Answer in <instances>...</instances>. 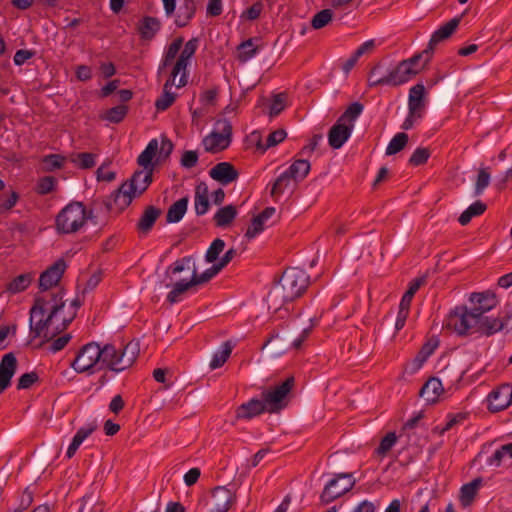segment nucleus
<instances>
[{
  "label": "nucleus",
  "mask_w": 512,
  "mask_h": 512,
  "mask_svg": "<svg viewBox=\"0 0 512 512\" xmlns=\"http://www.w3.org/2000/svg\"><path fill=\"white\" fill-rule=\"evenodd\" d=\"M421 68L410 67L404 60L401 61L395 69L389 72L388 75L381 77L377 82L388 83L390 86H398L406 83L412 77L416 76L420 72Z\"/></svg>",
  "instance_id": "12"
},
{
  "label": "nucleus",
  "mask_w": 512,
  "mask_h": 512,
  "mask_svg": "<svg viewBox=\"0 0 512 512\" xmlns=\"http://www.w3.org/2000/svg\"><path fill=\"white\" fill-rule=\"evenodd\" d=\"M187 64L177 59L173 65L169 78L166 80V87L175 86L181 88L188 83Z\"/></svg>",
  "instance_id": "21"
},
{
  "label": "nucleus",
  "mask_w": 512,
  "mask_h": 512,
  "mask_svg": "<svg viewBox=\"0 0 512 512\" xmlns=\"http://www.w3.org/2000/svg\"><path fill=\"white\" fill-rule=\"evenodd\" d=\"M209 176L222 185H228L237 180L239 173L231 163L220 162L209 171Z\"/></svg>",
  "instance_id": "18"
},
{
  "label": "nucleus",
  "mask_w": 512,
  "mask_h": 512,
  "mask_svg": "<svg viewBox=\"0 0 512 512\" xmlns=\"http://www.w3.org/2000/svg\"><path fill=\"white\" fill-rule=\"evenodd\" d=\"M309 285V276L300 268L286 269L279 282L276 283L267 295L269 309L279 310L285 303L292 302L306 291Z\"/></svg>",
  "instance_id": "2"
},
{
  "label": "nucleus",
  "mask_w": 512,
  "mask_h": 512,
  "mask_svg": "<svg viewBox=\"0 0 512 512\" xmlns=\"http://www.w3.org/2000/svg\"><path fill=\"white\" fill-rule=\"evenodd\" d=\"M65 158L58 154H50L42 160V170L45 172H51L56 169H60L63 166Z\"/></svg>",
  "instance_id": "46"
},
{
  "label": "nucleus",
  "mask_w": 512,
  "mask_h": 512,
  "mask_svg": "<svg viewBox=\"0 0 512 512\" xmlns=\"http://www.w3.org/2000/svg\"><path fill=\"white\" fill-rule=\"evenodd\" d=\"M91 217L81 202H72L64 207L56 217V227L62 233L77 232Z\"/></svg>",
  "instance_id": "7"
},
{
  "label": "nucleus",
  "mask_w": 512,
  "mask_h": 512,
  "mask_svg": "<svg viewBox=\"0 0 512 512\" xmlns=\"http://www.w3.org/2000/svg\"><path fill=\"white\" fill-rule=\"evenodd\" d=\"M218 95V88L214 87L204 91L200 96V101L204 105H214Z\"/></svg>",
  "instance_id": "64"
},
{
  "label": "nucleus",
  "mask_w": 512,
  "mask_h": 512,
  "mask_svg": "<svg viewBox=\"0 0 512 512\" xmlns=\"http://www.w3.org/2000/svg\"><path fill=\"white\" fill-rule=\"evenodd\" d=\"M96 429L97 425L95 423H91L85 427H81L73 437L72 442L68 447L67 457L72 458L76 453L77 449L79 448V446L82 444V442L88 436H90Z\"/></svg>",
  "instance_id": "28"
},
{
  "label": "nucleus",
  "mask_w": 512,
  "mask_h": 512,
  "mask_svg": "<svg viewBox=\"0 0 512 512\" xmlns=\"http://www.w3.org/2000/svg\"><path fill=\"white\" fill-rule=\"evenodd\" d=\"M426 282V277L425 276H422V277H418L416 279H414L410 285H409V288L408 290L405 292V294L403 295L402 299H401V302L402 304L404 305H408L410 306L411 304V301H412V298L413 296L415 295V293L419 290V288L425 284Z\"/></svg>",
  "instance_id": "47"
},
{
  "label": "nucleus",
  "mask_w": 512,
  "mask_h": 512,
  "mask_svg": "<svg viewBox=\"0 0 512 512\" xmlns=\"http://www.w3.org/2000/svg\"><path fill=\"white\" fill-rule=\"evenodd\" d=\"M238 51V59L241 62H246L256 54L257 47L254 46L253 39H248L238 46Z\"/></svg>",
  "instance_id": "48"
},
{
  "label": "nucleus",
  "mask_w": 512,
  "mask_h": 512,
  "mask_svg": "<svg viewBox=\"0 0 512 512\" xmlns=\"http://www.w3.org/2000/svg\"><path fill=\"white\" fill-rule=\"evenodd\" d=\"M354 124H345L340 120L331 127L328 133V142L333 149H339L349 139Z\"/></svg>",
  "instance_id": "16"
},
{
  "label": "nucleus",
  "mask_w": 512,
  "mask_h": 512,
  "mask_svg": "<svg viewBox=\"0 0 512 512\" xmlns=\"http://www.w3.org/2000/svg\"><path fill=\"white\" fill-rule=\"evenodd\" d=\"M100 359L101 351L99 344L91 342L81 348L71 366L76 372L83 373L90 371L100 364Z\"/></svg>",
  "instance_id": "11"
},
{
  "label": "nucleus",
  "mask_w": 512,
  "mask_h": 512,
  "mask_svg": "<svg viewBox=\"0 0 512 512\" xmlns=\"http://www.w3.org/2000/svg\"><path fill=\"white\" fill-rule=\"evenodd\" d=\"M196 12V3L194 0H185L183 6L180 8V14L175 19V24L178 27H184L193 18Z\"/></svg>",
  "instance_id": "33"
},
{
  "label": "nucleus",
  "mask_w": 512,
  "mask_h": 512,
  "mask_svg": "<svg viewBox=\"0 0 512 512\" xmlns=\"http://www.w3.org/2000/svg\"><path fill=\"white\" fill-rule=\"evenodd\" d=\"M39 380L36 372L25 373L20 376L17 384L18 389H28Z\"/></svg>",
  "instance_id": "60"
},
{
  "label": "nucleus",
  "mask_w": 512,
  "mask_h": 512,
  "mask_svg": "<svg viewBox=\"0 0 512 512\" xmlns=\"http://www.w3.org/2000/svg\"><path fill=\"white\" fill-rule=\"evenodd\" d=\"M479 319L469 307L461 305L449 313L445 326L460 336L476 332L482 334V322Z\"/></svg>",
  "instance_id": "6"
},
{
  "label": "nucleus",
  "mask_w": 512,
  "mask_h": 512,
  "mask_svg": "<svg viewBox=\"0 0 512 512\" xmlns=\"http://www.w3.org/2000/svg\"><path fill=\"white\" fill-rule=\"evenodd\" d=\"M364 106L359 102L352 103L344 113L338 118V120L342 121L345 124H353L354 121L359 117L362 113Z\"/></svg>",
  "instance_id": "43"
},
{
  "label": "nucleus",
  "mask_w": 512,
  "mask_h": 512,
  "mask_svg": "<svg viewBox=\"0 0 512 512\" xmlns=\"http://www.w3.org/2000/svg\"><path fill=\"white\" fill-rule=\"evenodd\" d=\"M286 107V96L283 93L277 94L274 96L271 107H270V116H277L280 114Z\"/></svg>",
  "instance_id": "59"
},
{
  "label": "nucleus",
  "mask_w": 512,
  "mask_h": 512,
  "mask_svg": "<svg viewBox=\"0 0 512 512\" xmlns=\"http://www.w3.org/2000/svg\"><path fill=\"white\" fill-rule=\"evenodd\" d=\"M153 169L138 170L132 177L124 182L113 194L114 202L118 205L128 206L132 199L141 195L152 182Z\"/></svg>",
  "instance_id": "5"
},
{
  "label": "nucleus",
  "mask_w": 512,
  "mask_h": 512,
  "mask_svg": "<svg viewBox=\"0 0 512 512\" xmlns=\"http://www.w3.org/2000/svg\"><path fill=\"white\" fill-rule=\"evenodd\" d=\"M426 89L422 83H418L409 89L408 95V111L411 114H419L423 116L426 106Z\"/></svg>",
  "instance_id": "17"
},
{
  "label": "nucleus",
  "mask_w": 512,
  "mask_h": 512,
  "mask_svg": "<svg viewBox=\"0 0 512 512\" xmlns=\"http://www.w3.org/2000/svg\"><path fill=\"white\" fill-rule=\"evenodd\" d=\"M65 306L63 293H53L45 296H36L30 309V332L35 338H42L44 342L51 341L58 334L67 329L75 317L63 316Z\"/></svg>",
  "instance_id": "1"
},
{
  "label": "nucleus",
  "mask_w": 512,
  "mask_h": 512,
  "mask_svg": "<svg viewBox=\"0 0 512 512\" xmlns=\"http://www.w3.org/2000/svg\"><path fill=\"white\" fill-rule=\"evenodd\" d=\"M396 441V434L394 432H389L384 438H382L378 448L376 449V453L382 456L386 455L395 445Z\"/></svg>",
  "instance_id": "53"
},
{
  "label": "nucleus",
  "mask_w": 512,
  "mask_h": 512,
  "mask_svg": "<svg viewBox=\"0 0 512 512\" xmlns=\"http://www.w3.org/2000/svg\"><path fill=\"white\" fill-rule=\"evenodd\" d=\"M409 140V137L406 133L400 132L397 133L389 142L386 148V155L391 156L397 154L401 150L405 148Z\"/></svg>",
  "instance_id": "38"
},
{
  "label": "nucleus",
  "mask_w": 512,
  "mask_h": 512,
  "mask_svg": "<svg viewBox=\"0 0 512 512\" xmlns=\"http://www.w3.org/2000/svg\"><path fill=\"white\" fill-rule=\"evenodd\" d=\"M482 482H483L482 478L477 477L474 480H472L471 482L464 484L461 487L459 500L463 507H468L472 504V502L474 501V499L478 493L479 488L482 485Z\"/></svg>",
  "instance_id": "26"
},
{
  "label": "nucleus",
  "mask_w": 512,
  "mask_h": 512,
  "mask_svg": "<svg viewBox=\"0 0 512 512\" xmlns=\"http://www.w3.org/2000/svg\"><path fill=\"white\" fill-rule=\"evenodd\" d=\"M486 210V205L481 201H476L461 213L458 221L461 225H467L475 216H479Z\"/></svg>",
  "instance_id": "35"
},
{
  "label": "nucleus",
  "mask_w": 512,
  "mask_h": 512,
  "mask_svg": "<svg viewBox=\"0 0 512 512\" xmlns=\"http://www.w3.org/2000/svg\"><path fill=\"white\" fill-rule=\"evenodd\" d=\"M310 163L305 159H298L294 161L288 170L285 172L295 181L303 180L310 171Z\"/></svg>",
  "instance_id": "32"
},
{
  "label": "nucleus",
  "mask_w": 512,
  "mask_h": 512,
  "mask_svg": "<svg viewBox=\"0 0 512 512\" xmlns=\"http://www.w3.org/2000/svg\"><path fill=\"white\" fill-rule=\"evenodd\" d=\"M210 207L209 190L205 182H200L195 187L194 209L198 216L204 215Z\"/></svg>",
  "instance_id": "23"
},
{
  "label": "nucleus",
  "mask_w": 512,
  "mask_h": 512,
  "mask_svg": "<svg viewBox=\"0 0 512 512\" xmlns=\"http://www.w3.org/2000/svg\"><path fill=\"white\" fill-rule=\"evenodd\" d=\"M234 501L235 495L229 489L218 486L212 490L210 512H227Z\"/></svg>",
  "instance_id": "15"
},
{
  "label": "nucleus",
  "mask_w": 512,
  "mask_h": 512,
  "mask_svg": "<svg viewBox=\"0 0 512 512\" xmlns=\"http://www.w3.org/2000/svg\"><path fill=\"white\" fill-rule=\"evenodd\" d=\"M267 411V406L263 400L251 399L247 403L240 405L236 410L237 419H251Z\"/></svg>",
  "instance_id": "22"
},
{
  "label": "nucleus",
  "mask_w": 512,
  "mask_h": 512,
  "mask_svg": "<svg viewBox=\"0 0 512 512\" xmlns=\"http://www.w3.org/2000/svg\"><path fill=\"white\" fill-rule=\"evenodd\" d=\"M265 229V223L260 220L258 217H254L251 221L250 226L248 227L245 237L249 240L255 238L258 234H260Z\"/></svg>",
  "instance_id": "58"
},
{
  "label": "nucleus",
  "mask_w": 512,
  "mask_h": 512,
  "mask_svg": "<svg viewBox=\"0 0 512 512\" xmlns=\"http://www.w3.org/2000/svg\"><path fill=\"white\" fill-rule=\"evenodd\" d=\"M489 183L490 173L485 168L480 169L475 184V194L480 195L484 191V189L489 185Z\"/></svg>",
  "instance_id": "57"
},
{
  "label": "nucleus",
  "mask_w": 512,
  "mask_h": 512,
  "mask_svg": "<svg viewBox=\"0 0 512 512\" xmlns=\"http://www.w3.org/2000/svg\"><path fill=\"white\" fill-rule=\"evenodd\" d=\"M97 155L94 153H76L71 155V162L81 169H90L96 164Z\"/></svg>",
  "instance_id": "39"
},
{
  "label": "nucleus",
  "mask_w": 512,
  "mask_h": 512,
  "mask_svg": "<svg viewBox=\"0 0 512 512\" xmlns=\"http://www.w3.org/2000/svg\"><path fill=\"white\" fill-rule=\"evenodd\" d=\"M221 270L214 263L210 268L205 270L203 273L198 274L196 266L192 267V284L201 285L209 282L214 276H216Z\"/></svg>",
  "instance_id": "36"
},
{
  "label": "nucleus",
  "mask_w": 512,
  "mask_h": 512,
  "mask_svg": "<svg viewBox=\"0 0 512 512\" xmlns=\"http://www.w3.org/2000/svg\"><path fill=\"white\" fill-rule=\"evenodd\" d=\"M333 18L331 9H323L316 13L311 20V25L314 29H321L325 27Z\"/></svg>",
  "instance_id": "49"
},
{
  "label": "nucleus",
  "mask_w": 512,
  "mask_h": 512,
  "mask_svg": "<svg viewBox=\"0 0 512 512\" xmlns=\"http://www.w3.org/2000/svg\"><path fill=\"white\" fill-rule=\"evenodd\" d=\"M56 178L53 176H45L39 179L37 184V192L40 195H46L54 190Z\"/></svg>",
  "instance_id": "56"
},
{
  "label": "nucleus",
  "mask_w": 512,
  "mask_h": 512,
  "mask_svg": "<svg viewBox=\"0 0 512 512\" xmlns=\"http://www.w3.org/2000/svg\"><path fill=\"white\" fill-rule=\"evenodd\" d=\"M471 311L479 317L482 322V334L491 336L504 328V322L498 317H489L487 312L495 308L498 304L497 296L494 292L487 290L483 292H473L469 296Z\"/></svg>",
  "instance_id": "3"
},
{
  "label": "nucleus",
  "mask_w": 512,
  "mask_h": 512,
  "mask_svg": "<svg viewBox=\"0 0 512 512\" xmlns=\"http://www.w3.org/2000/svg\"><path fill=\"white\" fill-rule=\"evenodd\" d=\"M190 264H192V267L195 266V262L192 256H186L183 257L180 260H177L174 262L173 265L169 266L166 273H172V274H178L182 272L185 268L190 269Z\"/></svg>",
  "instance_id": "54"
},
{
  "label": "nucleus",
  "mask_w": 512,
  "mask_h": 512,
  "mask_svg": "<svg viewBox=\"0 0 512 512\" xmlns=\"http://www.w3.org/2000/svg\"><path fill=\"white\" fill-rule=\"evenodd\" d=\"M17 368V359L13 353L5 354L0 363V394L11 384V379Z\"/></svg>",
  "instance_id": "19"
},
{
  "label": "nucleus",
  "mask_w": 512,
  "mask_h": 512,
  "mask_svg": "<svg viewBox=\"0 0 512 512\" xmlns=\"http://www.w3.org/2000/svg\"><path fill=\"white\" fill-rule=\"evenodd\" d=\"M295 379L288 377L280 385L262 392V400L267 406V412L276 413L287 406L288 395L294 387Z\"/></svg>",
  "instance_id": "8"
},
{
  "label": "nucleus",
  "mask_w": 512,
  "mask_h": 512,
  "mask_svg": "<svg viewBox=\"0 0 512 512\" xmlns=\"http://www.w3.org/2000/svg\"><path fill=\"white\" fill-rule=\"evenodd\" d=\"M198 47V39L192 38L184 45L178 59L182 60L185 64H189V60L193 57Z\"/></svg>",
  "instance_id": "52"
},
{
  "label": "nucleus",
  "mask_w": 512,
  "mask_h": 512,
  "mask_svg": "<svg viewBox=\"0 0 512 512\" xmlns=\"http://www.w3.org/2000/svg\"><path fill=\"white\" fill-rule=\"evenodd\" d=\"M460 24V18L455 17L437 29L431 36L428 46L425 49V53L427 54L426 62H429L432 58L434 49L438 43L444 41L451 37V35L456 31Z\"/></svg>",
  "instance_id": "13"
},
{
  "label": "nucleus",
  "mask_w": 512,
  "mask_h": 512,
  "mask_svg": "<svg viewBox=\"0 0 512 512\" xmlns=\"http://www.w3.org/2000/svg\"><path fill=\"white\" fill-rule=\"evenodd\" d=\"M161 215V209L157 208L155 206H148L144 210L143 214L141 215L138 223H137V229L140 233L147 234L152 227L154 226V223L158 219V217Z\"/></svg>",
  "instance_id": "25"
},
{
  "label": "nucleus",
  "mask_w": 512,
  "mask_h": 512,
  "mask_svg": "<svg viewBox=\"0 0 512 512\" xmlns=\"http://www.w3.org/2000/svg\"><path fill=\"white\" fill-rule=\"evenodd\" d=\"M197 162L198 154L193 150L185 151L181 157V165L187 169L195 167Z\"/></svg>",
  "instance_id": "61"
},
{
  "label": "nucleus",
  "mask_w": 512,
  "mask_h": 512,
  "mask_svg": "<svg viewBox=\"0 0 512 512\" xmlns=\"http://www.w3.org/2000/svg\"><path fill=\"white\" fill-rule=\"evenodd\" d=\"M171 88L172 87H166V84H164L163 93L155 102L157 110L164 111L174 103L177 95L171 91Z\"/></svg>",
  "instance_id": "42"
},
{
  "label": "nucleus",
  "mask_w": 512,
  "mask_h": 512,
  "mask_svg": "<svg viewBox=\"0 0 512 512\" xmlns=\"http://www.w3.org/2000/svg\"><path fill=\"white\" fill-rule=\"evenodd\" d=\"M430 157V150L428 148H417L409 159V163L413 166L425 164Z\"/></svg>",
  "instance_id": "55"
},
{
  "label": "nucleus",
  "mask_w": 512,
  "mask_h": 512,
  "mask_svg": "<svg viewBox=\"0 0 512 512\" xmlns=\"http://www.w3.org/2000/svg\"><path fill=\"white\" fill-rule=\"evenodd\" d=\"M32 280H33L32 273L21 274V275L15 277L12 281H10L7 284L6 289L8 292H10L12 294L20 293V292L26 290V288L31 284Z\"/></svg>",
  "instance_id": "34"
},
{
  "label": "nucleus",
  "mask_w": 512,
  "mask_h": 512,
  "mask_svg": "<svg viewBox=\"0 0 512 512\" xmlns=\"http://www.w3.org/2000/svg\"><path fill=\"white\" fill-rule=\"evenodd\" d=\"M66 269L64 259H58L54 264L41 273L39 278V288L46 291L56 286L61 280Z\"/></svg>",
  "instance_id": "14"
},
{
  "label": "nucleus",
  "mask_w": 512,
  "mask_h": 512,
  "mask_svg": "<svg viewBox=\"0 0 512 512\" xmlns=\"http://www.w3.org/2000/svg\"><path fill=\"white\" fill-rule=\"evenodd\" d=\"M224 248L225 242L220 238L215 239L206 251L205 261L207 263H215V261L219 258V255L223 252Z\"/></svg>",
  "instance_id": "45"
},
{
  "label": "nucleus",
  "mask_w": 512,
  "mask_h": 512,
  "mask_svg": "<svg viewBox=\"0 0 512 512\" xmlns=\"http://www.w3.org/2000/svg\"><path fill=\"white\" fill-rule=\"evenodd\" d=\"M188 206V197H183L173 203L166 214V221L168 223H177L179 222L187 211Z\"/></svg>",
  "instance_id": "30"
},
{
  "label": "nucleus",
  "mask_w": 512,
  "mask_h": 512,
  "mask_svg": "<svg viewBox=\"0 0 512 512\" xmlns=\"http://www.w3.org/2000/svg\"><path fill=\"white\" fill-rule=\"evenodd\" d=\"M161 22L159 19L151 16L144 17L138 25L140 37L144 40H151L160 30Z\"/></svg>",
  "instance_id": "27"
},
{
  "label": "nucleus",
  "mask_w": 512,
  "mask_h": 512,
  "mask_svg": "<svg viewBox=\"0 0 512 512\" xmlns=\"http://www.w3.org/2000/svg\"><path fill=\"white\" fill-rule=\"evenodd\" d=\"M287 136V133L284 129H278L270 133L267 137L265 145L258 143V147L262 148L264 151L270 147H274L277 144L281 143Z\"/></svg>",
  "instance_id": "50"
},
{
  "label": "nucleus",
  "mask_w": 512,
  "mask_h": 512,
  "mask_svg": "<svg viewBox=\"0 0 512 512\" xmlns=\"http://www.w3.org/2000/svg\"><path fill=\"white\" fill-rule=\"evenodd\" d=\"M237 213V208L234 205H227L215 213L213 221L217 227H227L234 221Z\"/></svg>",
  "instance_id": "29"
},
{
  "label": "nucleus",
  "mask_w": 512,
  "mask_h": 512,
  "mask_svg": "<svg viewBox=\"0 0 512 512\" xmlns=\"http://www.w3.org/2000/svg\"><path fill=\"white\" fill-rule=\"evenodd\" d=\"M102 279V272L100 270L94 272L90 278L87 280L84 289L82 290V295L85 293L92 291L97 285L100 283Z\"/></svg>",
  "instance_id": "63"
},
{
  "label": "nucleus",
  "mask_w": 512,
  "mask_h": 512,
  "mask_svg": "<svg viewBox=\"0 0 512 512\" xmlns=\"http://www.w3.org/2000/svg\"><path fill=\"white\" fill-rule=\"evenodd\" d=\"M127 112L128 107L126 105H117L108 109L104 114L101 115V118L111 123H119L125 118Z\"/></svg>",
  "instance_id": "41"
},
{
  "label": "nucleus",
  "mask_w": 512,
  "mask_h": 512,
  "mask_svg": "<svg viewBox=\"0 0 512 512\" xmlns=\"http://www.w3.org/2000/svg\"><path fill=\"white\" fill-rule=\"evenodd\" d=\"M291 177L286 173H282L274 182L271 189V196L275 197L281 195L285 189L289 186Z\"/></svg>",
  "instance_id": "51"
},
{
  "label": "nucleus",
  "mask_w": 512,
  "mask_h": 512,
  "mask_svg": "<svg viewBox=\"0 0 512 512\" xmlns=\"http://www.w3.org/2000/svg\"><path fill=\"white\" fill-rule=\"evenodd\" d=\"M491 402L489 409L492 412H499L506 409L512 403V386L504 384L490 394Z\"/></svg>",
  "instance_id": "20"
},
{
  "label": "nucleus",
  "mask_w": 512,
  "mask_h": 512,
  "mask_svg": "<svg viewBox=\"0 0 512 512\" xmlns=\"http://www.w3.org/2000/svg\"><path fill=\"white\" fill-rule=\"evenodd\" d=\"M444 391L441 381L438 378H430L421 388L419 395L427 403H435Z\"/></svg>",
  "instance_id": "24"
},
{
  "label": "nucleus",
  "mask_w": 512,
  "mask_h": 512,
  "mask_svg": "<svg viewBox=\"0 0 512 512\" xmlns=\"http://www.w3.org/2000/svg\"><path fill=\"white\" fill-rule=\"evenodd\" d=\"M218 131H213L203 139L205 150L210 153H218L225 150L231 142L232 126L226 119L216 123Z\"/></svg>",
  "instance_id": "9"
},
{
  "label": "nucleus",
  "mask_w": 512,
  "mask_h": 512,
  "mask_svg": "<svg viewBox=\"0 0 512 512\" xmlns=\"http://www.w3.org/2000/svg\"><path fill=\"white\" fill-rule=\"evenodd\" d=\"M355 485V480L352 479V474L350 473H340L337 474L334 479L329 481V483L325 486L320 498L321 501L325 504L332 502L338 497L344 495L348 491H350Z\"/></svg>",
  "instance_id": "10"
},
{
  "label": "nucleus",
  "mask_w": 512,
  "mask_h": 512,
  "mask_svg": "<svg viewBox=\"0 0 512 512\" xmlns=\"http://www.w3.org/2000/svg\"><path fill=\"white\" fill-rule=\"evenodd\" d=\"M158 148L159 144L157 139H152L137 159L139 166H142L144 170H148L149 168L153 169L152 160L156 155Z\"/></svg>",
  "instance_id": "31"
},
{
  "label": "nucleus",
  "mask_w": 512,
  "mask_h": 512,
  "mask_svg": "<svg viewBox=\"0 0 512 512\" xmlns=\"http://www.w3.org/2000/svg\"><path fill=\"white\" fill-rule=\"evenodd\" d=\"M100 365H104L112 371L120 372L129 368L139 354L138 342H129L123 349H117L112 344L100 347Z\"/></svg>",
  "instance_id": "4"
},
{
  "label": "nucleus",
  "mask_w": 512,
  "mask_h": 512,
  "mask_svg": "<svg viewBox=\"0 0 512 512\" xmlns=\"http://www.w3.org/2000/svg\"><path fill=\"white\" fill-rule=\"evenodd\" d=\"M263 10V3L261 1L255 2L251 7L245 10L242 14L243 18L248 20H256Z\"/></svg>",
  "instance_id": "62"
},
{
  "label": "nucleus",
  "mask_w": 512,
  "mask_h": 512,
  "mask_svg": "<svg viewBox=\"0 0 512 512\" xmlns=\"http://www.w3.org/2000/svg\"><path fill=\"white\" fill-rule=\"evenodd\" d=\"M79 512H104L103 503L96 495H87L82 498Z\"/></svg>",
  "instance_id": "37"
},
{
  "label": "nucleus",
  "mask_w": 512,
  "mask_h": 512,
  "mask_svg": "<svg viewBox=\"0 0 512 512\" xmlns=\"http://www.w3.org/2000/svg\"><path fill=\"white\" fill-rule=\"evenodd\" d=\"M196 286L192 284V278L189 281H178L175 283L173 289L168 293L167 300L171 304L176 303L179 299V296L189 290L191 287Z\"/></svg>",
  "instance_id": "44"
},
{
  "label": "nucleus",
  "mask_w": 512,
  "mask_h": 512,
  "mask_svg": "<svg viewBox=\"0 0 512 512\" xmlns=\"http://www.w3.org/2000/svg\"><path fill=\"white\" fill-rule=\"evenodd\" d=\"M232 352V345L229 341L225 342L220 351H217L210 362V368L216 369L221 367L227 359L230 357Z\"/></svg>",
  "instance_id": "40"
}]
</instances>
